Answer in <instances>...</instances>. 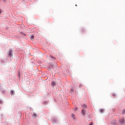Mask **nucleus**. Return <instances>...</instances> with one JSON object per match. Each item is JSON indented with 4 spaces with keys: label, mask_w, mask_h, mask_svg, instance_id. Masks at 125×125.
I'll return each mask as SVG.
<instances>
[{
    "label": "nucleus",
    "mask_w": 125,
    "mask_h": 125,
    "mask_svg": "<svg viewBox=\"0 0 125 125\" xmlns=\"http://www.w3.org/2000/svg\"><path fill=\"white\" fill-rule=\"evenodd\" d=\"M1 103H2L1 101H0V104H1Z\"/></svg>",
    "instance_id": "15"
},
{
    "label": "nucleus",
    "mask_w": 125,
    "mask_h": 125,
    "mask_svg": "<svg viewBox=\"0 0 125 125\" xmlns=\"http://www.w3.org/2000/svg\"><path fill=\"white\" fill-rule=\"evenodd\" d=\"M9 56H12V50L9 51Z\"/></svg>",
    "instance_id": "2"
},
{
    "label": "nucleus",
    "mask_w": 125,
    "mask_h": 125,
    "mask_svg": "<svg viewBox=\"0 0 125 125\" xmlns=\"http://www.w3.org/2000/svg\"><path fill=\"white\" fill-rule=\"evenodd\" d=\"M11 94H13L14 93V91L12 90V91H11Z\"/></svg>",
    "instance_id": "8"
},
{
    "label": "nucleus",
    "mask_w": 125,
    "mask_h": 125,
    "mask_svg": "<svg viewBox=\"0 0 125 125\" xmlns=\"http://www.w3.org/2000/svg\"><path fill=\"white\" fill-rule=\"evenodd\" d=\"M82 113L83 115H85V110L84 109L82 110Z\"/></svg>",
    "instance_id": "3"
},
{
    "label": "nucleus",
    "mask_w": 125,
    "mask_h": 125,
    "mask_svg": "<svg viewBox=\"0 0 125 125\" xmlns=\"http://www.w3.org/2000/svg\"><path fill=\"white\" fill-rule=\"evenodd\" d=\"M72 118H73L74 119H75V115L72 114Z\"/></svg>",
    "instance_id": "9"
},
{
    "label": "nucleus",
    "mask_w": 125,
    "mask_h": 125,
    "mask_svg": "<svg viewBox=\"0 0 125 125\" xmlns=\"http://www.w3.org/2000/svg\"><path fill=\"white\" fill-rule=\"evenodd\" d=\"M124 122H125L124 120H123L122 121H121L122 124H124Z\"/></svg>",
    "instance_id": "11"
},
{
    "label": "nucleus",
    "mask_w": 125,
    "mask_h": 125,
    "mask_svg": "<svg viewBox=\"0 0 125 125\" xmlns=\"http://www.w3.org/2000/svg\"><path fill=\"white\" fill-rule=\"evenodd\" d=\"M34 35H32L30 37L31 40H32V41H33V40H34Z\"/></svg>",
    "instance_id": "5"
},
{
    "label": "nucleus",
    "mask_w": 125,
    "mask_h": 125,
    "mask_svg": "<svg viewBox=\"0 0 125 125\" xmlns=\"http://www.w3.org/2000/svg\"><path fill=\"white\" fill-rule=\"evenodd\" d=\"M93 125V124L92 123V122H91L89 125Z\"/></svg>",
    "instance_id": "14"
},
{
    "label": "nucleus",
    "mask_w": 125,
    "mask_h": 125,
    "mask_svg": "<svg viewBox=\"0 0 125 125\" xmlns=\"http://www.w3.org/2000/svg\"><path fill=\"white\" fill-rule=\"evenodd\" d=\"M51 84L52 86H55V85H56V84L55 83V82H51Z\"/></svg>",
    "instance_id": "1"
},
{
    "label": "nucleus",
    "mask_w": 125,
    "mask_h": 125,
    "mask_svg": "<svg viewBox=\"0 0 125 125\" xmlns=\"http://www.w3.org/2000/svg\"><path fill=\"white\" fill-rule=\"evenodd\" d=\"M82 107H83V108H87V106H86V104H83L82 105Z\"/></svg>",
    "instance_id": "4"
},
{
    "label": "nucleus",
    "mask_w": 125,
    "mask_h": 125,
    "mask_svg": "<svg viewBox=\"0 0 125 125\" xmlns=\"http://www.w3.org/2000/svg\"><path fill=\"white\" fill-rule=\"evenodd\" d=\"M0 13H1V10L0 9Z\"/></svg>",
    "instance_id": "16"
},
{
    "label": "nucleus",
    "mask_w": 125,
    "mask_h": 125,
    "mask_svg": "<svg viewBox=\"0 0 125 125\" xmlns=\"http://www.w3.org/2000/svg\"><path fill=\"white\" fill-rule=\"evenodd\" d=\"M50 57L51 58H54V57L52 56H50Z\"/></svg>",
    "instance_id": "13"
},
{
    "label": "nucleus",
    "mask_w": 125,
    "mask_h": 125,
    "mask_svg": "<svg viewBox=\"0 0 125 125\" xmlns=\"http://www.w3.org/2000/svg\"><path fill=\"white\" fill-rule=\"evenodd\" d=\"M100 112H101V113H103V112H104V110H103V109H100Z\"/></svg>",
    "instance_id": "7"
},
{
    "label": "nucleus",
    "mask_w": 125,
    "mask_h": 125,
    "mask_svg": "<svg viewBox=\"0 0 125 125\" xmlns=\"http://www.w3.org/2000/svg\"><path fill=\"white\" fill-rule=\"evenodd\" d=\"M77 110H78L77 107H75V111H77Z\"/></svg>",
    "instance_id": "12"
},
{
    "label": "nucleus",
    "mask_w": 125,
    "mask_h": 125,
    "mask_svg": "<svg viewBox=\"0 0 125 125\" xmlns=\"http://www.w3.org/2000/svg\"><path fill=\"white\" fill-rule=\"evenodd\" d=\"M33 117H34V118H36V117H37V114L34 113L33 115Z\"/></svg>",
    "instance_id": "6"
},
{
    "label": "nucleus",
    "mask_w": 125,
    "mask_h": 125,
    "mask_svg": "<svg viewBox=\"0 0 125 125\" xmlns=\"http://www.w3.org/2000/svg\"><path fill=\"white\" fill-rule=\"evenodd\" d=\"M123 114H125V110H123Z\"/></svg>",
    "instance_id": "10"
},
{
    "label": "nucleus",
    "mask_w": 125,
    "mask_h": 125,
    "mask_svg": "<svg viewBox=\"0 0 125 125\" xmlns=\"http://www.w3.org/2000/svg\"><path fill=\"white\" fill-rule=\"evenodd\" d=\"M76 6H77V5H76Z\"/></svg>",
    "instance_id": "17"
}]
</instances>
